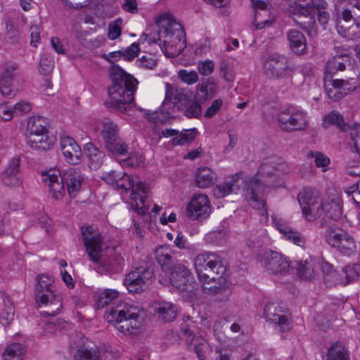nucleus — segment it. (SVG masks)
Masks as SVG:
<instances>
[{
    "instance_id": "nucleus-34",
    "label": "nucleus",
    "mask_w": 360,
    "mask_h": 360,
    "mask_svg": "<svg viewBox=\"0 0 360 360\" xmlns=\"http://www.w3.org/2000/svg\"><path fill=\"white\" fill-rule=\"evenodd\" d=\"M291 50L297 55L305 53L307 41L304 34L297 30H290L287 34Z\"/></svg>"
},
{
    "instance_id": "nucleus-38",
    "label": "nucleus",
    "mask_w": 360,
    "mask_h": 360,
    "mask_svg": "<svg viewBox=\"0 0 360 360\" xmlns=\"http://www.w3.org/2000/svg\"><path fill=\"white\" fill-rule=\"evenodd\" d=\"M323 274V280L326 285L328 287H333L338 284L344 285V278L342 275V270L338 271L333 269V267L328 263L322 265Z\"/></svg>"
},
{
    "instance_id": "nucleus-57",
    "label": "nucleus",
    "mask_w": 360,
    "mask_h": 360,
    "mask_svg": "<svg viewBox=\"0 0 360 360\" xmlns=\"http://www.w3.org/2000/svg\"><path fill=\"white\" fill-rule=\"evenodd\" d=\"M347 173L353 176H360V155H355L354 158L348 160L346 165Z\"/></svg>"
},
{
    "instance_id": "nucleus-50",
    "label": "nucleus",
    "mask_w": 360,
    "mask_h": 360,
    "mask_svg": "<svg viewBox=\"0 0 360 360\" xmlns=\"http://www.w3.org/2000/svg\"><path fill=\"white\" fill-rule=\"evenodd\" d=\"M342 275L344 278L345 285L356 281L360 276V264H353L346 266L342 269Z\"/></svg>"
},
{
    "instance_id": "nucleus-6",
    "label": "nucleus",
    "mask_w": 360,
    "mask_h": 360,
    "mask_svg": "<svg viewBox=\"0 0 360 360\" xmlns=\"http://www.w3.org/2000/svg\"><path fill=\"white\" fill-rule=\"evenodd\" d=\"M84 175L77 167H69L60 172L58 169H50L41 172V181L49 188L53 198L60 200L65 193L64 184L70 197H75L84 182Z\"/></svg>"
},
{
    "instance_id": "nucleus-55",
    "label": "nucleus",
    "mask_w": 360,
    "mask_h": 360,
    "mask_svg": "<svg viewBox=\"0 0 360 360\" xmlns=\"http://www.w3.org/2000/svg\"><path fill=\"white\" fill-rule=\"evenodd\" d=\"M117 182L115 186V188L122 189L125 191L129 190L136 184L134 179L126 174L124 172L122 176L118 175Z\"/></svg>"
},
{
    "instance_id": "nucleus-58",
    "label": "nucleus",
    "mask_w": 360,
    "mask_h": 360,
    "mask_svg": "<svg viewBox=\"0 0 360 360\" xmlns=\"http://www.w3.org/2000/svg\"><path fill=\"white\" fill-rule=\"evenodd\" d=\"M122 22V20L118 18L109 24L108 37L110 39L115 40L121 35Z\"/></svg>"
},
{
    "instance_id": "nucleus-41",
    "label": "nucleus",
    "mask_w": 360,
    "mask_h": 360,
    "mask_svg": "<svg viewBox=\"0 0 360 360\" xmlns=\"http://www.w3.org/2000/svg\"><path fill=\"white\" fill-rule=\"evenodd\" d=\"M26 353L25 347L20 343H13L7 346L3 353L4 360H23Z\"/></svg>"
},
{
    "instance_id": "nucleus-63",
    "label": "nucleus",
    "mask_w": 360,
    "mask_h": 360,
    "mask_svg": "<svg viewBox=\"0 0 360 360\" xmlns=\"http://www.w3.org/2000/svg\"><path fill=\"white\" fill-rule=\"evenodd\" d=\"M17 64L13 62H8L5 64L4 71L1 75L0 79L13 80Z\"/></svg>"
},
{
    "instance_id": "nucleus-35",
    "label": "nucleus",
    "mask_w": 360,
    "mask_h": 360,
    "mask_svg": "<svg viewBox=\"0 0 360 360\" xmlns=\"http://www.w3.org/2000/svg\"><path fill=\"white\" fill-rule=\"evenodd\" d=\"M26 142L32 148L47 150L53 147L54 140L53 138L49 136L47 134H38L27 135Z\"/></svg>"
},
{
    "instance_id": "nucleus-30",
    "label": "nucleus",
    "mask_w": 360,
    "mask_h": 360,
    "mask_svg": "<svg viewBox=\"0 0 360 360\" xmlns=\"http://www.w3.org/2000/svg\"><path fill=\"white\" fill-rule=\"evenodd\" d=\"M324 214L325 218L333 221H338L340 219L342 210L341 200L338 197L333 198H328L323 202L322 214Z\"/></svg>"
},
{
    "instance_id": "nucleus-26",
    "label": "nucleus",
    "mask_w": 360,
    "mask_h": 360,
    "mask_svg": "<svg viewBox=\"0 0 360 360\" xmlns=\"http://www.w3.org/2000/svg\"><path fill=\"white\" fill-rule=\"evenodd\" d=\"M243 172L236 173L223 183L214 186L212 190L213 195L217 198H221L238 191L240 186V181L243 182Z\"/></svg>"
},
{
    "instance_id": "nucleus-39",
    "label": "nucleus",
    "mask_w": 360,
    "mask_h": 360,
    "mask_svg": "<svg viewBox=\"0 0 360 360\" xmlns=\"http://www.w3.org/2000/svg\"><path fill=\"white\" fill-rule=\"evenodd\" d=\"M48 126L49 124L46 118L41 116H32L27 122V135L47 134Z\"/></svg>"
},
{
    "instance_id": "nucleus-40",
    "label": "nucleus",
    "mask_w": 360,
    "mask_h": 360,
    "mask_svg": "<svg viewBox=\"0 0 360 360\" xmlns=\"http://www.w3.org/2000/svg\"><path fill=\"white\" fill-rule=\"evenodd\" d=\"M277 229L283 233L285 238L293 242L294 244L303 247L305 244L304 236L299 232L295 231L282 222H275Z\"/></svg>"
},
{
    "instance_id": "nucleus-5",
    "label": "nucleus",
    "mask_w": 360,
    "mask_h": 360,
    "mask_svg": "<svg viewBox=\"0 0 360 360\" xmlns=\"http://www.w3.org/2000/svg\"><path fill=\"white\" fill-rule=\"evenodd\" d=\"M156 24L159 46L168 58L179 56L186 46V34L182 25L176 22L170 15H160Z\"/></svg>"
},
{
    "instance_id": "nucleus-42",
    "label": "nucleus",
    "mask_w": 360,
    "mask_h": 360,
    "mask_svg": "<svg viewBox=\"0 0 360 360\" xmlns=\"http://www.w3.org/2000/svg\"><path fill=\"white\" fill-rule=\"evenodd\" d=\"M214 181V174L208 167L198 169L195 174V182L198 187L205 188L210 186Z\"/></svg>"
},
{
    "instance_id": "nucleus-61",
    "label": "nucleus",
    "mask_w": 360,
    "mask_h": 360,
    "mask_svg": "<svg viewBox=\"0 0 360 360\" xmlns=\"http://www.w3.org/2000/svg\"><path fill=\"white\" fill-rule=\"evenodd\" d=\"M198 70L201 75L207 76L214 70V63L211 60L200 61L198 63Z\"/></svg>"
},
{
    "instance_id": "nucleus-51",
    "label": "nucleus",
    "mask_w": 360,
    "mask_h": 360,
    "mask_svg": "<svg viewBox=\"0 0 360 360\" xmlns=\"http://www.w3.org/2000/svg\"><path fill=\"white\" fill-rule=\"evenodd\" d=\"M4 302V308L1 314V318L2 319V324L6 326H8L14 319L15 309L9 297H6Z\"/></svg>"
},
{
    "instance_id": "nucleus-20",
    "label": "nucleus",
    "mask_w": 360,
    "mask_h": 360,
    "mask_svg": "<svg viewBox=\"0 0 360 360\" xmlns=\"http://www.w3.org/2000/svg\"><path fill=\"white\" fill-rule=\"evenodd\" d=\"M165 87V98L162 103L163 108L169 105L181 110L191 98V96L186 94L184 89L176 88L171 84L166 83Z\"/></svg>"
},
{
    "instance_id": "nucleus-45",
    "label": "nucleus",
    "mask_w": 360,
    "mask_h": 360,
    "mask_svg": "<svg viewBox=\"0 0 360 360\" xmlns=\"http://www.w3.org/2000/svg\"><path fill=\"white\" fill-rule=\"evenodd\" d=\"M108 143H105L106 150L115 155H125L127 154L128 146L120 136L115 137Z\"/></svg>"
},
{
    "instance_id": "nucleus-37",
    "label": "nucleus",
    "mask_w": 360,
    "mask_h": 360,
    "mask_svg": "<svg viewBox=\"0 0 360 360\" xmlns=\"http://www.w3.org/2000/svg\"><path fill=\"white\" fill-rule=\"evenodd\" d=\"M84 152L89 160V165L91 169H96L102 165L105 154L93 143H86Z\"/></svg>"
},
{
    "instance_id": "nucleus-48",
    "label": "nucleus",
    "mask_w": 360,
    "mask_h": 360,
    "mask_svg": "<svg viewBox=\"0 0 360 360\" xmlns=\"http://www.w3.org/2000/svg\"><path fill=\"white\" fill-rule=\"evenodd\" d=\"M323 124L326 128L330 125H335L343 131H347L348 126H349L345 123L342 115L338 112H332L326 115Z\"/></svg>"
},
{
    "instance_id": "nucleus-44",
    "label": "nucleus",
    "mask_w": 360,
    "mask_h": 360,
    "mask_svg": "<svg viewBox=\"0 0 360 360\" xmlns=\"http://www.w3.org/2000/svg\"><path fill=\"white\" fill-rule=\"evenodd\" d=\"M326 360H349V355L344 344H333L328 349Z\"/></svg>"
},
{
    "instance_id": "nucleus-3",
    "label": "nucleus",
    "mask_w": 360,
    "mask_h": 360,
    "mask_svg": "<svg viewBox=\"0 0 360 360\" xmlns=\"http://www.w3.org/2000/svg\"><path fill=\"white\" fill-rule=\"evenodd\" d=\"M109 72L112 82L108 87L110 105L118 111L127 114L134 98L138 81L117 65L112 64Z\"/></svg>"
},
{
    "instance_id": "nucleus-9",
    "label": "nucleus",
    "mask_w": 360,
    "mask_h": 360,
    "mask_svg": "<svg viewBox=\"0 0 360 360\" xmlns=\"http://www.w3.org/2000/svg\"><path fill=\"white\" fill-rule=\"evenodd\" d=\"M298 201L303 215L309 221H312L322 215L323 200L320 193L314 188H304L298 194Z\"/></svg>"
},
{
    "instance_id": "nucleus-19",
    "label": "nucleus",
    "mask_w": 360,
    "mask_h": 360,
    "mask_svg": "<svg viewBox=\"0 0 360 360\" xmlns=\"http://www.w3.org/2000/svg\"><path fill=\"white\" fill-rule=\"evenodd\" d=\"M20 162V155H15L9 160L1 175L3 184L11 188L18 187L21 185Z\"/></svg>"
},
{
    "instance_id": "nucleus-7",
    "label": "nucleus",
    "mask_w": 360,
    "mask_h": 360,
    "mask_svg": "<svg viewBox=\"0 0 360 360\" xmlns=\"http://www.w3.org/2000/svg\"><path fill=\"white\" fill-rule=\"evenodd\" d=\"M105 318L125 335L134 337L143 331V318L140 316L139 309L128 304H120L111 308L106 312Z\"/></svg>"
},
{
    "instance_id": "nucleus-17",
    "label": "nucleus",
    "mask_w": 360,
    "mask_h": 360,
    "mask_svg": "<svg viewBox=\"0 0 360 360\" xmlns=\"http://www.w3.org/2000/svg\"><path fill=\"white\" fill-rule=\"evenodd\" d=\"M264 314L267 321L274 323L281 332L290 329V322L283 307L276 302H268L264 309Z\"/></svg>"
},
{
    "instance_id": "nucleus-54",
    "label": "nucleus",
    "mask_w": 360,
    "mask_h": 360,
    "mask_svg": "<svg viewBox=\"0 0 360 360\" xmlns=\"http://www.w3.org/2000/svg\"><path fill=\"white\" fill-rule=\"evenodd\" d=\"M178 77L181 80V82L188 85H192L196 83L199 78L198 75L195 71H188L187 70H180L178 72Z\"/></svg>"
},
{
    "instance_id": "nucleus-32",
    "label": "nucleus",
    "mask_w": 360,
    "mask_h": 360,
    "mask_svg": "<svg viewBox=\"0 0 360 360\" xmlns=\"http://www.w3.org/2000/svg\"><path fill=\"white\" fill-rule=\"evenodd\" d=\"M195 129L184 130L181 133L178 130L172 129H165L162 130V134L165 137L174 136L172 140L173 146L184 145L187 143H191L195 138Z\"/></svg>"
},
{
    "instance_id": "nucleus-36",
    "label": "nucleus",
    "mask_w": 360,
    "mask_h": 360,
    "mask_svg": "<svg viewBox=\"0 0 360 360\" xmlns=\"http://www.w3.org/2000/svg\"><path fill=\"white\" fill-rule=\"evenodd\" d=\"M255 10V19L253 25L257 29H262L266 25H269L274 20V18L270 15V11L267 4L253 6Z\"/></svg>"
},
{
    "instance_id": "nucleus-25",
    "label": "nucleus",
    "mask_w": 360,
    "mask_h": 360,
    "mask_svg": "<svg viewBox=\"0 0 360 360\" xmlns=\"http://www.w3.org/2000/svg\"><path fill=\"white\" fill-rule=\"evenodd\" d=\"M60 143L65 160L71 165L78 164L81 160L82 153L76 141L70 136H65L61 138Z\"/></svg>"
},
{
    "instance_id": "nucleus-29",
    "label": "nucleus",
    "mask_w": 360,
    "mask_h": 360,
    "mask_svg": "<svg viewBox=\"0 0 360 360\" xmlns=\"http://www.w3.org/2000/svg\"><path fill=\"white\" fill-rule=\"evenodd\" d=\"M329 84L340 88L345 94L349 91H354L360 86L359 78V68L352 70V74L346 79H330Z\"/></svg>"
},
{
    "instance_id": "nucleus-16",
    "label": "nucleus",
    "mask_w": 360,
    "mask_h": 360,
    "mask_svg": "<svg viewBox=\"0 0 360 360\" xmlns=\"http://www.w3.org/2000/svg\"><path fill=\"white\" fill-rule=\"evenodd\" d=\"M210 212L208 198L204 194L194 195L186 207V216L191 220L202 221L208 217Z\"/></svg>"
},
{
    "instance_id": "nucleus-4",
    "label": "nucleus",
    "mask_w": 360,
    "mask_h": 360,
    "mask_svg": "<svg viewBox=\"0 0 360 360\" xmlns=\"http://www.w3.org/2000/svg\"><path fill=\"white\" fill-rule=\"evenodd\" d=\"M82 242L91 260L98 264L101 270L112 272L119 271L124 265V258L120 254L110 250L108 257L103 256V243L101 234L92 226L82 228Z\"/></svg>"
},
{
    "instance_id": "nucleus-18",
    "label": "nucleus",
    "mask_w": 360,
    "mask_h": 360,
    "mask_svg": "<svg viewBox=\"0 0 360 360\" xmlns=\"http://www.w3.org/2000/svg\"><path fill=\"white\" fill-rule=\"evenodd\" d=\"M91 342L79 335L70 343V349L75 352L74 360H98V348L91 347Z\"/></svg>"
},
{
    "instance_id": "nucleus-11",
    "label": "nucleus",
    "mask_w": 360,
    "mask_h": 360,
    "mask_svg": "<svg viewBox=\"0 0 360 360\" xmlns=\"http://www.w3.org/2000/svg\"><path fill=\"white\" fill-rule=\"evenodd\" d=\"M327 243L342 254L349 256L356 250L353 237L335 225L328 226L326 230Z\"/></svg>"
},
{
    "instance_id": "nucleus-56",
    "label": "nucleus",
    "mask_w": 360,
    "mask_h": 360,
    "mask_svg": "<svg viewBox=\"0 0 360 360\" xmlns=\"http://www.w3.org/2000/svg\"><path fill=\"white\" fill-rule=\"evenodd\" d=\"M350 138L353 142L355 149L360 155V124H355L352 126H348V131Z\"/></svg>"
},
{
    "instance_id": "nucleus-12",
    "label": "nucleus",
    "mask_w": 360,
    "mask_h": 360,
    "mask_svg": "<svg viewBox=\"0 0 360 360\" xmlns=\"http://www.w3.org/2000/svg\"><path fill=\"white\" fill-rule=\"evenodd\" d=\"M264 75L270 79H284L292 76L294 68L288 58L279 54L269 56L263 64Z\"/></svg>"
},
{
    "instance_id": "nucleus-2",
    "label": "nucleus",
    "mask_w": 360,
    "mask_h": 360,
    "mask_svg": "<svg viewBox=\"0 0 360 360\" xmlns=\"http://www.w3.org/2000/svg\"><path fill=\"white\" fill-rule=\"evenodd\" d=\"M290 172V167L281 158L272 155L266 158L260 166L256 176L246 184L245 196L250 205L254 209L259 210L262 214H267L266 200L263 193L264 186L260 178L279 176Z\"/></svg>"
},
{
    "instance_id": "nucleus-14",
    "label": "nucleus",
    "mask_w": 360,
    "mask_h": 360,
    "mask_svg": "<svg viewBox=\"0 0 360 360\" xmlns=\"http://www.w3.org/2000/svg\"><path fill=\"white\" fill-rule=\"evenodd\" d=\"M153 275V268L145 264L135 267L127 274L124 284L130 292H138L143 290V287L149 283Z\"/></svg>"
},
{
    "instance_id": "nucleus-1",
    "label": "nucleus",
    "mask_w": 360,
    "mask_h": 360,
    "mask_svg": "<svg viewBox=\"0 0 360 360\" xmlns=\"http://www.w3.org/2000/svg\"><path fill=\"white\" fill-rule=\"evenodd\" d=\"M194 266L199 280L203 283L205 292L212 295L225 294L226 296L230 294L224 278L226 266L218 254L205 252L197 255Z\"/></svg>"
},
{
    "instance_id": "nucleus-60",
    "label": "nucleus",
    "mask_w": 360,
    "mask_h": 360,
    "mask_svg": "<svg viewBox=\"0 0 360 360\" xmlns=\"http://www.w3.org/2000/svg\"><path fill=\"white\" fill-rule=\"evenodd\" d=\"M0 92L4 97H13L17 91L13 88V80L0 79Z\"/></svg>"
},
{
    "instance_id": "nucleus-23",
    "label": "nucleus",
    "mask_w": 360,
    "mask_h": 360,
    "mask_svg": "<svg viewBox=\"0 0 360 360\" xmlns=\"http://www.w3.org/2000/svg\"><path fill=\"white\" fill-rule=\"evenodd\" d=\"M194 326L187 323H183L181 327V333L186 335V342L188 350H192L193 345V351L197 354L200 360L204 359L203 348L206 345L205 340L200 335H196L193 330Z\"/></svg>"
},
{
    "instance_id": "nucleus-22",
    "label": "nucleus",
    "mask_w": 360,
    "mask_h": 360,
    "mask_svg": "<svg viewBox=\"0 0 360 360\" xmlns=\"http://www.w3.org/2000/svg\"><path fill=\"white\" fill-rule=\"evenodd\" d=\"M169 281L172 286L181 291L191 290L190 281L191 273L184 265L178 264L169 272Z\"/></svg>"
},
{
    "instance_id": "nucleus-28",
    "label": "nucleus",
    "mask_w": 360,
    "mask_h": 360,
    "mask_svg": "<svg viewBox=\"0 0 360 360\" xmlns=\"http://www.w3.org/2000/svg\"><path fill=\"white\" fill-rule=\"evenodd\" d=\"M155 258L160 265L162 271H171L176 264V258L172 255L171 250L167 246H160L155 250Z\"/></svg>"
},
{
    "instance_id": "nucleus-21",
    "label": "nucleus",
    "mask_w": 360,
    "mask_h": 360,
    "mask_svg": "<svg viewBox=\"0 0 360 360\" xmlns=\"http://www.w3.org/2000/svg\"><path fill=\"white\" fill-rule=\"evenodd\" d=\"M349 68L352 71L356 69L354 60L348 54L337 55L327 61L325 68L324 79H333V75L338 71H344Z\"/></svg>"
},
{
    "instance_id": "nucleus-47",
    "label": "nucleus",
    "mask_w": 360,
    "mask_h": 360,
    "mask_svg": "<svg viewBox=\"0 0 360 360\" xmlns=\"http://www.w3.org/2000/svg\"><path fill=\"white\" fill-rule=\"evenodd\" d=\"M119 295L117 290L106 289L102 292H98L95 295V302L97 308H103L111 301L116 299Z\"/></svg>"
},
{
    "instance_id": "nucleus-27",
    "label": "nucleus",
    "mask_w": 360,
    "mask_h": 360,
    "mask_svg": "<svg viewBox=\"0 0 360 360\" xmlns=\"http://www.w3.org/2000/svg\"><path fill=\"white\" fill-rule=\"evenodd\" d=\"M292 267L296 269L297 276L302 280L311 281L316 275L318 265L313 258L309 257L295 261V266L292 265Z\"/></svg>"
},
{
    "instance_id": "nucleus-49",
    "label": "nucleus",
    "mask_w": 360,
    "mask_h": 360,
    "mask_svg": "<svg viewBox=\"0 0 360 360\" xmlns=\"http://www.w3.org/2000/svg\"><path fill=\"white\" fill-rule=\"evenodd\" d=\"M200 101L198 98H191L188 101L186 105H184V115L188 118H198L202 114V108Z\"/></svg>"
},
{
    "instance_id": "nucleus-33",
    "label": "nucleus",
    "mask_w": 360,
    "mask_h": 360,
    "mask_svg": "<svg viewBox=\"0 0 360 360\" xmlns=\"http://www.w3.org/2000/svg\"><path fill=\"white\" fill-rule=\"evenodd\" d=\"M154 311L159 320L162 322H170L176 316L177 307L172 303L162 302L155 303Z\"/></svg>"
},
{
    "instance_id": "nucleus-59",
    "label": "nucleus",
    "mask_w": 360,
    "mask_h": 360,
    "mask_svg": "<svg viewBox=\"0 0 360 360\" xmlns=\"http://www.w3.org/2000/svg\"><path fill=\"white\" fill-rule=\"evenodd\" d=\"M158 60L151 55L143 56L136 60L137 65L143 69L153 70L157 66Z\"/></svg>"
},
{
    "instance_id": "nucleus-8",
    "label": "nucleus",
    "mask_w": 360,
    "mask_h": 360,
    "mask_svg": "<svg viewBox=\"0 0 360 360\" xmlns=\"http://www.w3.org/2000/svg\"><path fill=\"white\" fill-rule=\"evenodd\" d=\"M34 289L35 301L39 307H44L41 314L44 316H53L59 314L63 307L62 299L55 293L54 278L48 274L37 277Z\"/></svg>"
},
{
    "instance_id": "nucleus-52",
    "label": "nucleus",
    "mask_w": 360,
    "mask_h": 360,
    "mask_svg": "<svg viewBox=\"0 0 360 360\" xmlns=\"http://www.w3.org/2000/svg\"><path fill=\"white\" fill-rule=\"evenodd\" d=\"M354 24L349 27L340 25V22H338L337 29L339 33L349 39L357 38L360 34V18L359 20H354Z\"/></svg>"
},
{
    "instance_id": "nucleus-46",
    "label": "nucleus",
    "mask_w": 360,
    "mask_h": 360,
    "mask_svg": "<svg viewBox=\"0 0 360 360\" xmlns=\"http://www.w3.org/2000/svg\"><path fill=\"white\" fill-rule=\"evenodd\" d=\"M101 137L103 140L104 144L108 143L110 146V141L112 139L119 136V129L117 124L112 121L104 122L102 124V129L101 131Z\"/></svg>"
},
{
    "instance_id": "nucleus-10",
    "label": "nucleus",
    "mask_w": 360,
    "mask_h": 360,
    "mask_svg": "<svg viewBox=\"0 0 360 360\" xmlns=\"http://www.w3.org/2000/svg\"><path fill=\"white\" fill-rule=\"evenodd\" d=\"M277 121L279 128L285 132L304 130L308 124L307 113L294 106L280 111L277 115Z\"/></svg>"
},
{
    "instance_id": "nucleus-64",
    "label": "nucleus",
    "mask_w": 360,
    "mask_h": 360,
    "mask_svg": "<svg viewBox=\"0 0 360 360\" xmlns=\"http://www.w3.org/2000/svg\"><path fill=\"white\" fill-rule=\"evenodd\" d=\"M139 51V44L134 42L125 50L122 51V56L126 60H131L138 56Z\"/></svg>"
},
{
    "instance_id": "nucleus-53",
    "label": "nucleus",
    "mask_w": 360,
    "mask_h": 360,
    "mask_svg": "<svg viewBox=\"0 0 360 360\" xmlns=\"http://www.w3.org/2000/svg\"><path fill=\"white\" fill-rule=\"evenodd\" d=\"M329 81L330 79H324V86L328 98L334 101L341 100L345 96V93L340 88L329 84Z\"/></svg>"
},
{
    "instance_id": "nucleus-13",
    "label": "nucleus",
    "mask_w": 360,
    "mask_h": 360,
    "mask_svg": "<svg viewBox=\"0 0 360 360\" xmlns=\"http://www.w3.org/2000/svg\"><path fill=\"white\" fill-rule=\"evenodd\" d=\"M257 259L268 274L284 276L289 271L290 264L281 254L276 251L266 250L259 254Z\"/></svg>"
},
{
    "instance_id": "nucleus-62",
    "label": "nucleus",
    "mask_w": 360,
    "mask_h": 360,
    "mask_svg": "<svg viewBox=\"0 0 360 360\" xmlns=\"http://www.w3.org/2000/svg\"><path fill=\"white\" fill-rule=\"evenodd\" d=\"M6 40L8 43L15 44L19 41L20 34L18 30L11 24H6Z\"/></svg>"
},
{
    "instance_id": "nucleus-43",
    "label": "nucleus",
    "mask_w": 360,
    "mask_h": 360,
    "mask_svg": "<svg viewBox=\"0 0 360 360\" xmlns=\"http://www.w3.org/2000/svg\"><path fill=\"white\" fill-rule=\"evenodd\" d=\"M304 18H306L305 20H300V19L296 18V24L305 30L310 37H316L317 34V25L315 20V13L311 11Z\"/></svg>"
},
{
    "instance_id": "nucleus-24",
    "label": "nucleus",
    "mask_w": 360,
    "mask_h": 360,
    "mask_svg": "<svg viewBox=\"0 0 360 360\" xmlns=\"http://www.w3.org/2000/svg\"><path fill=\"white\" fill-rule=\"evenodd\" d=\"M130 199L131 200V207L134 209L137 214L143 216L148 210V207L145 205V196L147 192V186L145 183L139 181L131 188Z\"/></svg>"
},
{
    "instance_id": "nucleus-15",
    "label": "nucleus",
    "mask_w": 360,
    "mask_h": 360,
    "mask_svg": "<svg viewBox=\"0 0 360 360\" xmlns=\"http://www.w3.org/2000/svg\"><path fill=\"white\" fill-rule=\"evenodd\" d=\"M153 275V268L145 264L135 267L127 274L124 284L130 292H138L143 290V287L149 283Z\"/></svg>"
},
{
    "instance_id": "nucleus-31",
    "label": "nucleus",
    "mask_w": 360,
    "mask_h": 360,
    "mask_svg": "<svg viewBox=\"0 0 360 360\" xmlns=\"http://www.w3.org/2000/svg\"><path fill=\"white\" fill-rule=\"evenodd\" d=\"M217 91V85L212 77L202 79L201 82L196 86L195 98L201 102L211 99Z\"/></svg>"
}]
</instances>
